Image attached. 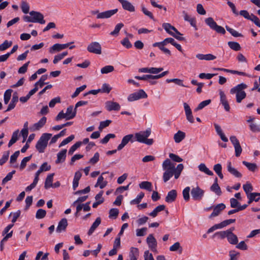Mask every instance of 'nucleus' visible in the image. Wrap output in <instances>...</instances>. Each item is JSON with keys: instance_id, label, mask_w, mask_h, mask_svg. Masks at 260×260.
Instances as JSON below:
<instances>
[{"instance_id": "nucleus-1", "label": "nucleus", "mask_w": 260, "mask_h": 260, "mask_svg": "<svg viewBox=\"0 0 260 260\" xmlns=\"http://www.w3.org/2000/svg\"><path fill=\"white\" fill-rule=\"evenodd\" d=\"M247 87V85L242 83L231 89V94H236V101L237 103H241L242 101L246 98V93L243 90Z\"/></svg>"}, {"instance_id": "nucleus-2", "label": "nucleus", "mask_w": 260, "mask_h": 260, "mask_svg": "<svg viewBox=\"0 0 260 260\" xmlns=\"http://www.w3.org/2000/svg\"><path fill=\"white\" fill-rule=\"evenodd\" d=\"M162 167L165 171L163 174V180L166 182L173 176L174 163L167 158L163 162Z\"/></svg>"}, {"instance_id": "nucleus-3", "label": "nucleus", "mask_w": 260, "mask_h": 260, "mask_svg": "<svg viewBox=\"0 0 260 260\" xmlns=\"http://www.w3.org/2000/svg\"><path fill=\"white\" fill-rule=\"evenodd\" d=\"M29 16L26 15L23 17V20L28 22L39 23L45 24V20L44 19L43 15L40 12L32 11L29 13Z\"/></svg>"}, {"instance_id": "nucleus-4", "label": "nucleus", "mask_w": 260, "mask_h": 260, "mask_svg": "<svg viewBox=\"0 0 260 260\" xmlns=\"http://www.w3.org/2000/svg\"><path fill=\"white\" fill-rule=\"evenodd\" d=\"M151 133V129L148 128L145 131H141L135 134L136 140L140 143L151 145L153 143V140L152 139H147Z\"/></svg>"}, {"instance_id": "nucleus-5", "label": "nucleus", "mask_w": 260, "mask_h": 260, "mask_svg": "<svg viewBox=\"0 0 260 260\" xmlns=\"http://www.w3.org/2000/svg\"><path fill=\"white\" fill-rule=\"evenodd\" d=\"M52 134L49 133H44L42 134L36 145V148L40 153L44 152L47 147L48 142L51 138Z\"/></svg>"}, {"instance_id": "nucleus-6", "label": "nucleus", "mask_w": 260, "mask_h": 260, "mask_svg": "<svg viewBox=\"0 0 260 260\" xmlns=\"http://www.w3.org/2000/svg\"><path fill=\"white\" fill-rule=\"evenodd\" d=\"M162 26L168 34L175 38L176 39L179 41H184L185 40L184 38L182 37H177V36L175 34L174 32H176L177 35H182V34L179 31H178L174 26L171 25V24L168 23H164L162 24Z\"/></svg>"}, {"instance_id": "nucleus-7", "label": "nucleus", "mask_w": 260, "mask_h": 260, "mask_svg": "<svg viewBox=\"0 0 260 260\" xmlns=\"http://www.w3.org/2000/svg\"><path fill=\"white\" fill-rule=\"evenodd\" d=\"M14 224H10L8 225L2 232V235L5 236L3 238L0 243V249L1 251H3L4 249V244L8 241V240L11 238L13 235V231L10 230L13 228Z\"/></svg>"}, {"instance_id": "nucleus-8", "label": "nucleus", "mask_w": 260, "mask_h": 260, "mask_svg": "<svg viewBox=\"0 0 260 260\" xmlns=\"http://www.w3.org/2000/svg\"><path fill=\"white\" fill-rule=\"evenodd\" d=\"M206 24L208 25L210 28L217 33H219L222 35L225 34V30L224 28L217 24L216 22L213 20L212 17H208L205 20Z\"/></svg>"}, {"instance_id": "nucleus-9", "label": "nucleus", "mask_w": 260, "mask_h": 260, "mask_svg": "<svg viewBox=\"0 0 260 260\" xmlns=\"http://www.w3.org/2000/svg\"><path fill=\"white\" fill-rule=\"evenodd\" d=\"M205 194V191L199 186L193 187L191 190V196L194 201H201Z\"/></svg>"}, {"instance_id": "nucleus-10", "label": "nucleus", "mask_w": 260, "mask_h": 260, "mask_svg": "<svg viewBox=\"0 0 260 260\" xmlns=\"http://www.w3.org/2000/svg\"><path fill=\"white\" fill-rule=\"evenodd\" d=\"M147 98V94L143 89H140L137 92L129 94L127 98L129 102H133L141 99H145Z\"/></svg>"}, {"instance_id": "nucleus-11", "label": "nucleus", "mask_w": 260, "mask_h": 260, "mask_svg": "<svg viewBox=\"0 0 260 260\" xmlns=\"http://www.w3.org/2000/svg\"><path fill=\"white\" fill-rule=\"evenodd\" d=\"M87 51L90 53L96 54H101L102 53V47L101 44L96 42L90 43L87 47Z\"/></svg>"}, {"instance_id": "nucleus-12", "label": "nucleus", "mask_w": 260, "mask_h": 260, "mask_svg": "<svg viewBox=\"0 0 260 260\" xmlns=\"http://www.w3.org/2000/svg\"><path fill=\"white\" fill-rule=\"evenodd\" d=\"M73 43V42H70L63 44H55L49 48V52L51 54H53L56 52H59L61 50L67 48L70 46L71 44Z\"/></svg>"}, {"instance_id": "nucleus-13", "label": "nucleus", "mask_w": 260, "mask_h": 260, "mask_svg": "<svg viewBox=\"0 0 260 260\" xmlns=\"http://www.w3.org/2000/svg\"><path fill=\"white\" fill-rule=\"evenodd\" d=\"M149 247L153 251H156L157 242L152 234H150L146 239Z\"/></svg>"}, {"instance_id": "nucleus-14", "label": "nucleus", "mask_w": 260, "mask_h": 260, "mask_svg": "<svg viewBox=\"0 0 260 260\" xmlns=\"http://www.w3.org/2000/svg\"><path fill=\"white\" fill-rule=\"evenodd\" d=\"M225 208V205L223 203H220L213 207V211L209 216V218L216 217L219 215L221 212Z\"/></svg>"}, {"instance_id": "nucleus-15", "label": "nucleus", "mask_w": 260, "mask_h": 260, "mask_svg": "<svg viewBox=\"0 0 260 260\" xmlns=\"http://www.w3.org/2000/svg\"><path fill=\"white\" fill-rule=\"evenodd\" d=\"M105 108L108 111H119L120 106L118 103L108 101L105 103Z\"/></svg>"}, {"instance_id": "nucleus-16", "label": "nucleus", "mask_w": 260, "mask_h": 260, "mask_svg": "<svg viewBox=\"0 0 260 260\" xmlns=\"http://www.w3.org/2000/svg\"><path fill=\"white\" fill-rule=\"evenodd\" d=\"M118 10L117 9L106 11L103 12H101L99 13L97 15L96 18L98 19H104V18H108L114 15L117 13Z\"/></svg>"}, {"instance_id": "nucleus-17", "label": "nucleus", "mask_w": 260, "mask_h": 260, "mask_svg": "<svg viewBox=\"0 0 260 260\" xmlns=\"http://www.w3.org/2000/svg\"><path fill=\"white\" fill-rule=\"evenodd\" d=\"M183 106L187 120L190 123H193L194 118L192 116V111L189 106L186 103H184Z\"/></svg>"}, {"instance_id": "nucleus-18", "label": "nucleus", "mask_w": 260, "mask_h": 260, "mask_svg": "<svg viewBox=\"0 0 260 260\" xmlns=\"http://www.w3.org/2000/svg\"><path fill=\"white\" fill-rule=\"evenodd\" d=\"M68 225V223L67 219L65 218L61 219L58 224L56 230V232L61 233L63 231H65Z\"/></svg>"}, {"instance_id": "nucleus-19", "label": "nucleus", "mask_w": 260, "mask_h": 260, "mask_svg": "<svg viewBox=\"0 0 260 260\" xmlns=\"http://www.w3.org/2000/svg\"><path fill=\"white\" fill-rule=\"evenodd\" d=\"M134 136L132 134H129L124 136L121 141V143L118 146L117 150H121L130 141L132 140Z\"/></svg>"}, {"instance_id": "nucleus-20", "label": "nucleus", "mask_w": 260, "mask_h": 260, "mask_svg": "<svg viewBox=\"0 0 260 260\" xmlns=\"http://www.w3.org/2000/svg\"><path fill=\"white\" fill-rule=\"evenodd\" d=\"M227 169L228 172L236 177L240 178L242 177V174L237 169L232 167L231 161L228 162Z\"/></svg>"}, {"instance_id": "nucleus-21", "label": "nucleus", "mask_w": 260, "mask_h": 260, "mask_svg": "<svg viewBox=\"0 0 260 260\" xmlns=\"http://www.w3.org/2000/svg\"><path fill=\"white\" fill-rule=\"evenodd\" d=\"M177 195V193L176 190H171L168 193L165 198V201L167 203H172L175 201L176 199Z\"/></svg>"}, {"instance_id": "nucleus-22", "label": "nucleus", "mask_w": 260, "mask_h": 260, "mask_svg": "<svg viewBox=\"0 0 260 260\" xmlns=\"http://www.w3.org/2000/svg\"><path fill=\"white\" fill-rule=\"evenodd\" d=\"M76 111L77 109L75 108L73 109V107L72 106H70L68 107L66 113V116L68 117L67 120L73 118L76 116Z\"/></svg>"}, {"instance_id": "nucleus-23", "label": "nucleus", "mask_w": 260, "mask_h": 260, "mask_svg": "<svg viewBox=\"0 0 260 260\" xmlns=\"http://www.w3.org/2000/svg\"><path fill=\"white\" fill-rule=\"evenodd\" d=\"M248 199V204H250L253 201L258 202L260 199V193L253 192L248 194L247 196Z\"/></svg>"}, {"instance_id": "nucleus-24", "label": "nucleus", "mask_w": 260, "mask_h": 260, "mask_svg": "<svg viewBox=\"0 0 260 260\" xmlns=\"http://www.w3.org/2000/svg\"><path fill=\"white\" fill-rule=\"evenodd\" d=\"M47 118L46 117H43L37 123L33 125V131H38L46 123Z\"/></svg>"}, {"instance_id": "nucleus-25", "label": "nucleus", "mask_w": 260, "mask_h": 260, "mask_svg": "<svg viewBox=\"0 0 260 260\" xmlns=\"http://www.w3.org/2000/svg\"><path fill=\"white\" fill-rule=\"evenodd\" d=\"M18 101V97L17 95V93L13 94L11 102L8 105V108L5 111V112H8L13 109L15 107L16 104L17 103Z\"/></svg>"}, {"instance_id": "nucleus-26", "label": "nucleus", "mask_w": 260, "mask_h": 260, "mask_svg": "<svg viewBox=\"0 0 260 260\" xmlns=\"http://www.w3.org/2000/svg\"><path fill=\"white\" fill-rule=\"evenodd\" d=\"M67 149H62L57 155V159L55 161L56 164H59L63 162L66 158Z\"/></svg>"}, {"instance_id": "nucleus-27", "label": "nucleus", "mask_w": 260, "mask_h": 260, "mask_svg": "<svg viewBox=\"0 0 260 260\" xmlns=\"http://www.w3.org/2000/svg\"><path fill=\"white\" fill-rule=\"evenodd\" d=\"M227 239L229 242L231 244L235 245L238 243V240L237 236L233 233V232H231V231H229Z\"/></svg>"}, {"instance_id": "nucleus-28", "label": "nucleus", "mask_w": 260, "mask_h": 260, "mask_svg": "<svg viewBox=\"0 0 260 260\" xmlns=\"http://www.w3.org/2000/svg\"><path fill=\"white\" fill-rule=\"evenodd\" d=\"M139 256V249L137 248L132 247L129 254V260H137Z\"/></svg>"}, {"instance_id": "nucleus-29", "label": "nucleus", "mask_w": 260, "mask_h": 260, "mask_svg": "<svg viewBox=\"0 0 260 260\" xmlns=\"http://www.w3.org/2000/svg\"><path fill=\"white\" fill-rule=\"evenodd\" d=\"M218 179L217 177L215 178L214 183L211 186L210 189L212 191L214 192L217 195L220 196L221 194V189L217 183Z\"/></svg>"}, {"instance_id": "nucleus-30", "label": "nucleus", "mask_w": 260, "mask_h": 260, "mask_svg": "<svg viewBox=\"0 0 260 260\" xmlns=\"http://www.w3.org/2000/svg\"><path fill=\"white\" fill-rule=\"evenodd\" d=\"M196 57L200 60H213L215 59L216 57L211 54H197Z\"/></svg>"}, {"instance_id": "nucleus-31", "label": "nucleus", "mask_w": 260, "mask_h": 260, "mask_svg": "<svg viewBox=\"0 0 260 260\" xmlns=\"http://www.w3.org/2000/svg\"><path fill=\"white\" fill-rule=\"evenodd\" d=\"M185 137V133L182 131H178L174 136V140L177 143L181 142Z\"/></svg>"}, {"instance_id": "nucleus-32", "label": "nucleus", "mask_w": 260, "mask_h": 260, "mask_svg": "<svg viewBox=\"0 0 260 260\" xmlns=\"http://www.w3.org/2000/svg\"><path fill=\"white\" fill-rule=\"evenodd\" d=\"M54 175V173L50 174L48 175L45 180L44 187L45 189H48L50 187H51L53 186L52 182L53 176Z\"/></svg>"}, {"instance_id": "nucleus-33", "label": "nucleus", "mask_w": 260, "mask_h": 260, "mask_svg": "<svg viewBox=\"0 0 260 260\" xmlns=\"http://www.w3.org/2000/svg\"><path fill=\"white\" fill-rule=\"evenodd\" d=\"M101 222V218L100 217H98L95 219V221L92 223L91 226L88 232V234L89 235H91L95 230L98 228V226L100 224Z\"/></svg>"}, {"instance_id": "nucleus-34", "label": "nucleus", "mask_w": 260, "mask_h": 260, "mask_svg": "<svg viewBox=\"0 0 260 260\" xmlns=\"http://www.w3.org/2000/svg\"><path fill=\"white\" fill-rule=\"evenodd\" d=\"M122 8L129 12L135 11V7L128 1L124 0L121 4Z\"/></svg>"}, {"instance_id": "nucleus-35", "label": "nucleus", "mask_w": 260, "mask_h": 260, "mask_svg": "<svg viewBox=\"0 0 260 260\" xmlns=\"http://www.w3.org/2000/svg\"><path fill=\"white\" fill-rule=\"evenodd\" d=\"M198 168L201 172H204L207 175L209 176L213 175V173L206 167L205 164L202 163L200 164Z\"/></svg>"}, {"instance_id": "nucleus-36", "label": "nucleus", "mask_w": 260, "mask_h": 260, "mask_svg": "<svg viewBox=\"0 0 260 260\" xmlns=\"http://www.w3.org/2000/svg\"><path fill=\"white\" fill-rule=\"evenodd\" d=\"M165 206L164 205H160L157 206L149 215L150 216L155 217L157 216L158 213L165 210Z\"/></svg>"}, {"instance_id": "nucleus-37", "label": "nucleus", "mask_w": 260, "mask_h": 260, "mask_svg": "<svg viewBox=\"0 0 260 260\" xmlns=\"http://www.w3.org/2000/svg\"><path fill=\"white\" fill-rule=\"evenodd\" d=\"M107 184V182L106 181H104V178L102 176V175L100 176L97 180V182L95 185V187L99 186L101 189L104 188Z\"/></svg>"}, {"instance_id": "nucleus-38", "label": "nucleus", "mask_w": 260, "mask_h": 260, "mask_svg": "<svg viewBox=\"0 0 260 260\" xmlns=\"http://www.w3.org/2000/svg\"><path fill=\"white\" fill-rule=\"evenodd\" d=\"M139 187L141 189H146L148 191L152 190V184L148 181H143L139 184Z\"/></svg>"}, {"instance_id": "nucleus-39", "label": "nucleus", "mask_w": 260, "mask_h": 260, "mask_svg": "<svg viewBox=\"0 0 260 260\" xmlns=\"http://www.w3.org/2000/svg\"><path fill=\"white\" fill-rule=\"evenodd\" d=\"M228 44L230 48L234 51H239L241 49L240 45L236 42L230 41Z\"/></svg>"}, {"instance_id": "nucleus-40", "label": "nucleus", "mask_w": 260, "mask_h": 260, "mask_svg": "<svg viewBox=\"0 0 260 260\" xmlns=\"http://www.w3.org/2000/svg\"><path fill=\"white\" fill-rule=\"evenodd\" d=\"M242 163L250 171L254 172L257 168V165L254 163H250L246 161H243Z\"/></svg>"}, {"instance_id": "nucleus-41", "label": "nucleus", "mask_w": 260, "mask_h": 260, "mask_svg": "<svg viewBox=\"0 0 260 260\" xmlns=\"http://www.w3.org/2000/svg\"><path fill=\"white\" fill-rule=\"evenodd\" d=\"M171 42L172 41L171 40H169V39H165L164 41L160 42H156L153 44V47H158L161 50L164 48L165 46H166L167 44V42Z\"/></svg>"}, {"instance_id": "nucleus-42", "label": "nucleus", "mask_w": 260, "mask_h": 260, "mask_svg": "<svg viewBox=\"0 0 260 260\" xmlns=\"http://www.w3.org/2000/svg\"><path fill=\"white\" fill-rule=\"evenodd\" d=\"M169 250L171 251H176L177 250H179L180 253H181L182 251V247L180 245V243L177 242L170 247Z\"/></svg>"}, {"instance_id": "nucleus-43", "label": "nucleus", "mask_w": 260, "mask_h": 260, "mask_svg": "<svg viewBox=\"0 0 260 260\" xmlns=\"http://www.w3.org/2000/svg\"><path fill=\"white\" fill-rule=\"evenodd\" d=\"M68 54V53L67 51H64L60 54L55 55L53 61V63H57L59 61L61 60L66 56H67Z\"/></svg>"}, {"instance_id": "nucleus-44", "label": "nucleus", "mask_w": 260, "mask_h": 260, "mask_svg": "<svg viewBox=\"0 0 260 260\" xmlns=\"http://www.w3.org/2000/svg\"><path fill=\"white\" fill-rule=\"evenodd\" d=\"M123 26V24L122 23H119L117 24L114 29L113 31H111L110 34L111 36H118L119 32L120 30L122 28Z\"/></svg>"}, {"instance_id": "nucleus-45", "label": "nucleus", "mask_w": 260, "mask_h": 260, "mask_svg": "<svg viewBox=\"0 0 260 260\" xmlns=\"http://www.w3.org/2000/svg\"><path fill=\"white\" fill-rule=\"evenodd\" d=\"M243 188L247 196L248 194L251 193V192L253 190L252 185L248 182L243 185Z\"/></svg>"}, {"instance_id": "nucleus-46", "label": "nucleus", "mask_w": 260, "mask_h": 260, "mask_svg": "<svg viewBox=\"0 0 260 260\" xmlns=\"http://www.w3.org/2000/svg\"><path fill=\"white\" fill-rule=\"evenodd\" d=\"M114 70V67L111 65L106 66L101 70L102 74H108L113 72Z\"/></svg>"}, {"instance_id": "nucleus-47", "label": "nucleus", "mask_w": 260, "mask_h": 260, "mask_svg": "<svg viewBox=\"0 0 260 260\" xmlns=\"http://www.w3.org/2000/svg\"><path fill=\"white\" fill-rule=\"evenodd\" d=\"M144 197V193L142 192H141L138 195L137 198L133 200H132L130 202L131 204L134 205V204H139L142 199Z\"/></svg>"}, {"instance_id": "nucleus-48", "label": "nucleus", "mask_w": 260, "mask_h": 260, "mask_svg": "<svg viewBox=\"0 0 260 260\" xmlns=\"http://www.w3.org/2000/svg\"><path fill=\"white\" fill-rule=\"evenodd\" d=\"M228 233L229 231H220L215 233L213 236V237H217L219 239H222L225 237L227 238Z\"/></svg>"}, {"instance_id": "nucleus-49", "label": "nucleus", "mask_w": 260, "mask_h": 260, "mask_svg": "<svg viewBox=\"0 0 260 260\" xmlns=\"http://www.w3.org/2000/svg\"><path fill=\"white\" fill-rule=\"evenodd\" d=\"M190 189V187L187 186L182 191L183 199L185 201H188L190 199L189 192Z\"/></svg>"}, {"instance_id": "nucleus-50", "label": "nucleus", "mask_w": 260, "mask_h": 260, "mask_svg": "<svg viewBox=\"0 0 260 260\" xmlns=\"http://www.w3.org/2000/svg\"><path fill=\"white\" fill-rule=\"evenodd\" d=\"M240 15L244 17L245 18L250 20L252 21V16H255L253 14H251L250 15L248 13V12L246 10H241L239 13Z\"/></svg>"}, {"instance_id": "nucleus-51", "label": "nucleus", "mask_w": 260, "mask_h": 260, "mask_svg": "<svg viewBox=\"0 0 260 260\" xmlns=\"http://www.w3.org/2000/svg\"><path fill=\"white\" fill-rule=\"evenodd\" d=\"M46 211L42 209H39L37 211L36 218L37 219H42L45 217Z\"/></svg>"}, {"instance_id": "nucleus-52", "label": "nucleus", "mask_w": 260, "mask_h": 260, "mask_svg": "<svg viewBox=\"0 0 260 260\" xmlns=\"http://www.w3.org/2000/svg\"><path fill=\"white\" fill-rule=\"evenodd\" d=\"M211 101L210 100H207L204 101L200 103L198 107L194 109L196 111L200 110L202 109L203 108H204L205 106L208 105L210 103Z\"/></svg>"}, {"instance_id": "nucleus-53", "label": "nucleus", "mask_w": 260, "mask_h": 260, "mask_svg": "<svg viewBox=\"0 0 260 260\" xmlns=\"http://www.w3.org/2000/svg\"><path fill=\"white\" fill-rule=\"evenodd\" d=\"M21 8L22 11L24 14H27L29 12V6L27 2H26L25 1H22L21 2Z\"/></svg>"}, {"instance_id": "nucleus-54", "label": "nucleus", "mask_w": 260, "mask_h": 260, "mask_svg": "<svg viewBox=\"0 0 260 260\" xmlns=\"http://www.w3.org/2000/svg\"><path fill=\"white\" fill-rule=\"evenodd\" d=\"M119 214V210L116 208H112L109 211V218H113L114 219L116 218Z\"/></svg>"}, {"instance_id": "nucleus-55", "label": "nucleus", "mask_w": 260, "mask_h": 260, "mask_svg": "<svg viewBox=\"0 0 260 260\" xmlns=\"http://www.w3.org/2000/svg\"><path fill=\"white\" fill-rule=\"evenodd\" d=\"M81 142H77L74 145H73L69 149L68 154L69 155H72L74 151L81 145Z\"/></svg>"}, {"instance_id": "nucleus-56", "label": "nucleus", "mask_w": 260, "mask_h": 260, "mask_svg": "<svg viewBox=\"0 0 260 260\" xmlns=\"http://www.w3.org/2000/svg\"><path fill=\"white\" fill-rule=\"evenodd\" d=\"M226 29L234 37H242V35L240 33H239L238 31L235 30V29L230 28L228 26H225Z\"/></svg>"}, {"instance_id": "nucleus-57", "label": "nucleus", "mask_w": 260, "mask_h": 260, "mask_svg": "<svg viewBox=\"0 0 260 260\" xmlns=\"http://www.w3.org/2000/svg\"><path fill=\"white\" fill-rule=\"evenodd\" d=\"M12 45V41L8 42L7 40L5 41L3 44L0 45V51L7 49L11 46Z\"/></svg>"}, {"instance_id": "nucleus-58", "label": "nucleus", "mask_w": 260, "mask_h": 260, "mask_svg": "<svg viewBox=\"0 0 260 260\" xmlns=\"http://www.w3.org/2000/svg\"><path fill=\"white\" fill-rule=\"evenodd\" d=\"M112 88L107 83H104L103 84L102 88L100 89V92L103 93H109L111 90Z\"/></svg>"}, {"instance_id": "nucleus-59", "label": "nucleus", "mask_w": 260, "mask_h": 260, "mask_svg": "<svg viewBox=\"0 0 260 260\" xmlns=\"http://www.w3.org/2000/svg\"><path fill=\"white\" fill-rule=\"evenodd\" d=\"M86 87V85H83L78 88H77L74 93L71 95V97L73 99L77 97L79 94L82 91H83Z\"/></svg>"}, {"instance_id": "nucleus-60", "label": "nucleus", "mask_w": 260, "mask_h": 260, "mask_svg": "<svg viewBox=\"0 0 260 260\" xmlns=\"http://www.w3.org/2000/svg\"><path fill=\"white\" fill-rule=\"evenodd\" d=\"M32 155H30V156H27L24 157L21 161L20 166V169L21 170H22L25 168V167L26 166L27 162L30 160V159L31 158Z\"/></svg>"}, {"instance_id": "nucleus-61", "label": "nucleus", "mask_w": 260, "mask_h": 260, "mask_svg": "<svg viewBox=\"0 0 260 260\" xmlns=\"http://www.w3.org/2000/svg\"><path fill=\"white\" fill-rule=\"evenodd\" d=\"M16 171L15 170L12 171V172L9 173L7 176L3 179L2 183L5 184L9 181L11 180L13 177V174L15 173Z\"/></svg>"}, {"instance_id": "nucleus-62", "label": "nucleus", "mask_w": 260, "mask_h": 260, "mask_svg": "<svg viewBox=\"0 0 260 260\" xmlns=\"http://www.w3.org/2000/svg\"><path fill=\"white\" fill-rule=\"evenodd\" d=\"M21 214V211L18 210L16 212H11L9 216L12 215V224H14L17 220V218L20 216Z\"/></svg>"}, {"instance_id": "nucleus-63", "label": "nucleus", "mask_w": 260, "mask_h": 260, "mask_svg": "<svg viewBox=\"0 0 260 260\" xmlns=\"http://www.w3.org/2000/svg\"><path fill=\"white\" fill-rule=\"evenodd\" d=\"M115 135L113 134H109L107 135L103 139L101 140L102 144H107L111 138H115Z\"/></svg>"}, {"instance_id": "nucleus-64", "label": "nucleus", "mask_w": 260, "mask_h": 260, "mask_svg": "<svg viewBox=\"0 0 260 260\" xmlns=\"http://www.w3.org/2000/svg\"><path fill=\"white\" fill-rule=\"evenodd\" d=\"M250 129L254 133H257L260 132V126L255 123H251L250 124Z\"/></svg>"}]
</instances>
